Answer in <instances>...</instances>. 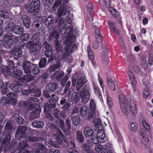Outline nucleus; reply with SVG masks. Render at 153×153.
<instances>
[{
	"mask_svg": "<svg viewBox=\"0 0 153 153\" xmlns=\"http://www.w3.org/2000/svg\"><path fill=\"white\" fill-rule=\"evenodd\" d=\"M119 102L121 111L124 115H129V111L132 115L136 114L137 113V108L135 100L134 99H131L129 104L124 94H122L119 96Z\"/></svg>",
	"mask_w": 153,
	"mask_h": 153,
	"instance_id": "20e7f679",
	"label": "nucleus"
},
{
	"mask_svg": "<svg viewBox=\"0 0 153 153\" xmlns=\"http://www.w3.org/2000/svg\"><path fill=\"white\" fill-rule=\"evenodd\" d=\"M71 118L68 117L65 121L66 126H65V128H63V131L65 133L67 134L70 131L71 128Z\"/></svg>",
	"mask_w": 153,
	"mask_h": 153,
	"instance_id": "cd10ccee",
	"label": "nucleus"
},
{
	"mask_svg": "<svg viewBox=\"0 0 153 153\" xmlns=\"http://www.w3.org/2000/svg\"><path fill=\"white\" fill-rule=\"evenodd\" d=\"M25 139L29 142H31L33 143V144H32V146H34L35 145V143H37V141H38L39 138L37 137H25Z\"/></svg>",
	"mask_w": 153,
	"mask_h": 153,
	"instance_id": "ea45409f",
	"label": "nucleus"
},
{
	"mask_svg": "<svg viewBox=\"0 0 153 153\" xmlns=\"http://www.w3.org/2000/svg\"><path fill=\"white\" fill-rule=\"evenodd\" d=\"M128 75L132 85L133 86H135L136 85V82L134 73L131 71L129 70L128 72Z\"/></svg>",
	"mask_w": 153,
	"mask_h": 153,
	"instance_id": "473e14b6",
	"label": "nucleus"
},
{
	"mask_svg": "<svg viewBox=\"0 0 153 153\" xmlns=\"http://www.w3.org/2000/svg\"><path fill=\"white\" fill-rule=\"evenodd\" d=\"M12 30L13 32L19 35L22 34L24 31L23 28L19 25L14 26Z\"/></svg>",
	"mask_w": 153,
	"mask_h": 153,
	"instance_id": "c85d7f7f",
	"label": "nucleus"
},
{
	"mask_svg": "<svg viewBox=\"0 0 153 153\" xmlns=\"http://www.w3.org/2000/svg\"><path fill=\"white\" fill-rule=\"evenodd\" d=\"M57 100L54 98L52 97L49 100V103L45 104L44 105V110L45 114H48L47 115L46 118L51 121L54 119L53 117L52 116V112H53V115L56 118H57V109L55 110L53 109L56 107V103Z\"/></svg>",
	"mask_w": 153,
	"mask_h": 153,
	"instance_id": "39448f33",
	"label": "nucleus"
},
{
	"mask_svg": "<svg viewBox=\"0 0 153 153\" xmlns=\"http://www.w3.org/2000/svg\"><path fill=\"white\" fill-rule=\"evenodd\" d=\"M1 72L5 76L10 75L11 71L10 68L7 66H3L1 69Z\"/></svg>",
	"mask_w": 153,
	"mask_h": 153,
	"instance_id": "c9c22d12",
	"label": "nucleus"
},
{
	"mask_svg": "<svg viewBox=\"0 0 153 153\" xmlns=\"http://www.w3.org/2000/svg\"><path fill=\"white\" fill-rule=\"evenodd\" d=\"M28 46L30 51L36 52L35 55V56H38V52L41 48V45L38 43L29 41L28 42Z\"/></svg>",
	"mask_w": 153,
	"mask_h": 153,
	"instance_id": "f8f14e48",
	"label": "nucleus"
},
{
	"mask_svg": "<svg viewBox=\"0 0 153 153\" xmlns=\"http://www.w3.org/2000/svg\"><path fill=\"white\" fill-rule=\"evenodd\" d=\"M58 127H60L63 131V128H65L64 122L63 120L58 118Z\"/></svg>",
	"mask_w": 153,
	"mask_h": 153,
	"instance_id": "680f3d73",
	"label": "nucleus"
},
{
	"mask_svg": "<svg viewBox=\"0 0 153 153\" xmlns=\"http://www.w3.org/2000/svg\"><path fill=\"white\" fill-rule=\"evenodd\" d=\"M13 23H9L7 25L5 29V30L7 32L12 31L13 32V26H12Z\"/></svg>",
	"mask_w": 153,
	"mask_h": 153,
	"instance_id": "864d4df0",
	"label": "nucleus"
},
{
	"mask_svg": "<svg viewBox=\"0 0 153 153\" xmlns=\"http://www.w3.org/2000/svg\"><path fill=\"white\" fill-rule=\"evenodd\" d=\"M56 63L57 64H56L50 66L49 70L51 73H52L53 72L55 71L57 69V62H56Z\"/></svg>",
	"mask_w": 153,
	"mask_h": 153,
	"instance_id": "13d9d810",
	"label": "nucleus"
},
{
	"mask_svg": "<svg viewBox=\"0 0 153 153\" xmlns=\"http://www.w3.org/2000/svg\"><path fill=\"white\" fill-rule=\"evenodd\" d=\"M91 146L90 142H86L83 144L82 146V152L83 153H95L94 152L91 150Z\"/></svg>",
	"mask_w": 153,
	"mask_h": 153,
	"instance_id": "393cba45",
	"label": "nucleus"
},
{
	"mask_svg": "<svg viewBox=\"0 0 153 153\" xmlns=\"http://www.w3.org/2000/svg\"><path fill=\"white\" fill-rule=\"evenodd\" d=\"M86 82V80L84 74L81 73L77 75L75 80L74 79H73L72 83L75 86L76 83V88L79 90Z\"/></svg>",
	"mask_w": 153,
	"mask_h": 153,
	"instance_id": "1a4fd4ad",
	"label": "nucleus"
},
{
	"mask_svg": "<svg viewBox=\"0 0 153 153\" xmlns=\"http://www.w3.org/2000/svg\"><path fill=\"white\" fill-rule=\"evenodd\" d=\"M72 119L73 123L75 126H78L80 124L81 120L79 116H73Z\"/></svg>",
	"mask_w": 153,
	"mask_h": 153,
	"instance_id": "a18cd8bd",
	"label": "nucleus"
},
{
	"mask_svg": "<svg viewBox=\"0 0 153 153\" xmlns=\"http://www.w3.org/2000/svg\"><path fill=\"white\" fill-rule=\"evenodd\" d=\"M91 88L88 85H85L80 91L79 94L81 98L82 102L83 103L88 102L90 98Z\"/></svg>",
	"mask_w": 153,
	"mask_h": 153,
	"instance_id": "6e6552de",
	"label": "nucleus"
},
{
	"mask_svg": "<svg viewBox=\"0 0 153 153\" xmlns=\"http://www.w3.org/2000/svg\"><path fill=\"white\" fill-rule=\"evenodd\" d=\"M53 48H51V49L46 50L45 52V56L47 58L49 57L48 61V63H50L56 59V55L54 53L53 54Z\"/></svg>",
	"mask_w": 153,
	"mask_h": 153,
	"instance_id": "dca6fc26",
	"label": "nucleus"
},
{
	"mask_svg": "<svg viewBox=\"0 0 153 153\" xmlns=\"http://www.w3.org/2000/svg\"><path fill=\"white\" fill-rule=\"evenodd\" d=\"M96 40L94 42L93 47L95 49H97L99 47V43L102 42V37L101 35V32L100 29L96 28L95 30Z\"/></svg>",
	"mask_w": 153,
	"mask_h": 153,
	"instance_id": "2eb2a0df",
	"label": "nucleus"
},
{
	"mask_svg": "<svg viewBox=\"0 0 153 153\" xmlns=\"http://www.w3.org/2000/svg\"><path fill=\"white\" fill-rule=\"evenodd\" d=\"M4 39V45L7 48L10 49L15 47V44L18 42V38L10 33L5 34Z\"/></svg>",
	"mask_w": 153,
	"mask_h": 153,
	"instance_id": "423d86ee",
	"label": "nucleus"
},
{
	"mask_svg": "<svg viewBox=\"0 0 153 153\" xmlns=\"http://www.w3.org/2000/svg\"><path fill=\"white\" fill-rule=\"evenodd\" d=\"M128 127L130 130L134 131L137 129L138 125L136 123H132L129 124Z\"/></svg>",
	"mask_w": 153,
	"mask_h": 153,
	"instance_id": "49530a36",
	"label": "nucleus"
},
{
	"mask_svg": "<svg viewBox=\"0 0 153 153\" xmlns=\"http://www.w3.org/2000/svg\"><path fill=\"white\" fill-rule=\"evenodd\" d=\"M51 92H49L47 90H44L43 92V96L46 98H49L51 97Z\"/></svg>",
	"mask_w": 153,
	"mask_h": 153,
	"instance_id": "69168bd1",
	"label": "nucleus"
},
{
	"mask_svg": "<svg viewBox=\"0 0 153 153\" xmlns=\"http://www.w3.org/2000/svg\"><path fill=\"white\" fill-rule=\"evenodd\" d=\"M11 140V136L10 134H8L4 138L1 144L4 150L8 148Z\"/></svg>",
	"mask_w": 153,
	"mask_h": 153,
	"instance_id": "412c9836",
	"label": "nucleus"
},
{
	"mask_svg": "<svg viewBox=\"0 0 153 153\" xmlns=\"http://www.w3.org/2000/svg\"><path fill=\"white\" fill-rule=\"evenodd\" d=\"M8 103H10L13 105L16 104V100L14 97H8Z\"/></svg>",
	"mask_w": 153,
	"mask_h": 153,
	"instance_id": "bf43d9fd",
	"label": "nucleus"
},
{
	"mask_svg": "<svg viewBox=\"0 0 153 153\" xmlns=\"http://www.w3.org/2000/svg\"><path fill=\"white\" fill-rule=\"evenodd\" d=\"M109 10L112 15L114 17H120V15L117 10L113 7H111L109 9Z\"/></svg>",
	"mask_w": 153,
	"mask_h": 153,
	"instance_id": "8fccbe9b",
	"label": "nucleus"
},
{
	"mask_svg": "<svg viewBox=\"0 0 153 153\" xmlns=\"http://www.w3.org/2000/svg\"><path fill=\"white\" fill-rule=\"evenodd\" d=\"M43 46L46 49V50H48V49H51V48H53L51 46V45L46 41H45L43 43Z\"/></svg>",
	"mask_w": 153,
	"mask_h": 153,
	"instance_id": "0e129e2a",
	"label": "nucleus"
},
{
	"mask_svg": "<svg viewBox=\"0 0 153 153\" xmlns=\"http://www.w3.org/2000/svg\"><path fill=\"white\" fill-rule=\"evenodd\" d=\"M80 100L79 97L77 93L76 92H74L71 97V101L73 103H76L79 101Z\"/></svg>",
	"mask_w": 153,
	"mask_h": 153,
	"instance_id": "72a5a7b5",
	"label": "nucleus"
},
{
	"mask_svg": "<svg viewBox=\"0 0 153 153\" xmlns=\"http://www.w3.org/2000/svg\"><path fill=\"white\" fill-rule=\"evenodd\" d=\"M51 79L53 81H56L57 80V71H55L54 73L51 75Z\"/></svg>",
	"mask_w": 153,
	"mask_h": 153,
	"instance_id": "e2e57ef3",
	"label": "nucleus"
},
{
	"mask_svg": "<svg viewBox=\"0 0 153 153\" xmlns=\"http://www.w3.org/2000/svg\"><path fill=\"white\" fill-rule=\"evenodd\" d=\"M110 144L108 143L106 145H99L95 147V150L98 153H105L109 149Z\"/></svg>",
	"mask_w": 153,
	"mask_h": 153,
	"instance_id": "a211bd4d",
	"label": "nucleus"
},
{
	"mask_svg": "<svg viewBox=\"0 0 153 153\" xmlns=\"http://www.w3.org/2000/svg\"><path fill=\"white\" fill-rule=\"evenodd\" d=\"M13 128V122L11 120L8 121L5 126L6 130H10Z\"/></svg>",
	"mask_w": 153,
	"mask_h": 153,
	"instance_id": "3c124183",
	"label": "nucleus"
},
{
	"mask_svg": "<svg viewBox=\"0 0 153 153\" xmlns=\"http://www.w3.org/2000/svg\"><path fill=\"white\" fill-rule=\"evenodd\" d=\"M27 128L25 126L19 127L15 134V137L17 139H19L23 137H26V132Z\"/></svg>",
	"mask_w": 153,
	"mask_h": 153,
	"instance_id": "ddd939ff",
	"label": "nucleus"
},
{
	"mask_svg": "<svg viewBox=\"0 0 153 153\" xmlns=\"http://www.w3.org/2000/svg\"><path fill=\"white\" fill-rule=\"evenodd\" d=\"M8 98L7 97H2L0 100V104L1 105H4L8 103Z\"/></svg>",
	"mask_w": 153,
	"mask_h": 153,
	"instance_id": "6e6d98bb",
	"label": "nucleus"
},
{
	"mask_svg": "<svg viewBox=\"0 0 153 153\" xmlns=\"http://www.w3.org/2000/svg\"><path fill=\"white\" fill-rule=\"evenodd\" d=\"M87 51L89 59L91 60H93L94 58V55L89 46H88L87 47Z\"/></svg>",
	"mask_w": 153,
	"mask_h": 153,
	"instance_id": "09e8293b",
	"label": "nucleus"
},
{
	"mask_svg": "<svg viewBox=\"0 0 153 153\" xmlns=\"http://www.w3.org/2000/svg\"><path fill=\"white\" fill-rule=\"evenodd\" d=\"M75 139L76 141L79 143H82L83 142L84 140V137L82 131L78 130L76 132Z\"/></svg>",
	"mask_w": 153,
	"mask_h": 153,
	"instance_id": "a878e982",
	"label": "nucleus"
},
{
	"mask_svg": "<svg viewBox=\"0 0 153 153\" xmlns=\"http://www.w3.org/2000/svg\"><path fill=\"white\" fill-rule=\"evenodd\" d=\"M22 78L20 80V82L17 84L15 83H12L10 84L9 86V88H10L12 90L13 92L16 93H19L21 91V88L20 86H26V85H22Z\"/></svg>",
	"mask_w": 153,
	"mask_h": 153,
	"instance_id": "f3484780",
	"label": "nucleus"
},
{
	"mask_svg": "<svg viewBox=\"0 0 153 153\" xmlns=\"http://www.w3.org/2000/svg\"><path fill=\"white\" fill-rule=\"evenodd\" d=\"M108 85L109 87L111 90L114 91L115 90V86L114 82L109 77H107Z\"/></svg>",
	"mask_w": 153,
	"mask_h": 153,
	"instance_id": "c03bdc74",
	"label": "nucleus"
},
{
	"mask_svg": "<svg viewBox=\"0 0 153 153\" xmlns=\"http://www.w3.org/2000/svg\"><path fill=\"white\" fill-rule=\"evenodd\" d=\"M41 19L42 21H40V22L45 23V25L48 27L49 31L51 32L49 41L50 42L55 44V48L56 52L57 51V28L56 23L57 22V19H56L55 22H54L53 16L51 15L47 18H45V20Z\"/></svg>",
	"mask_w": 153,
	"mask_h": 153,
	"instance_id": "f03ea898",
	"label": "nucleus"
},
{
	"mask_svg": "<svg viewBox=\"0 0 153 153\" xmlns=\"http://www.w3.org/2000/svg\"><path fill=\"white\" fill-rule=\"evenodd\" d=\"M94 125L95 126V131H97L99 129L103 128V127L101 125V121L100 119L97 118L94 120Z\"/></svg>",
	"mask_w": 153,
	"mask_h": 153,
	"instance_id": "2f4dec72",
	"label": "nucleus"
},
{
	"mask_svg": "<svg viewBox=\"0 0 153 153\" xmlns=\"http://www.w3.org/2000/svg\"><path fill=\"white\" fill-rule=\"evenodd\" d=\"M145 81H146L145 79H144L143 80V83L146 87V88L145 89L144 91L143 96L144 98L146 99L149 96L151 92L149 89L150 85L149 83L145 82Z\"/></svg>",
	"mask_w": 153,
	"mask_h": 153,
	"instance_id": "4be33fe9",
	"label": "nucleus"
},
{
	"mask_svg": "<svg viewBox=\"0 0 153 153\" xmlns=\"http://www.w3.org/2000/svg\"><path fill=\"white\" fill-rule=\"evenodd\" d=\"M29 101L30 102H21L22 104H23V106L26 108L27 111H30L32 110L37 104H36L35 102H37L39 101V100L36 97H31L29 99Z\"/></svg>",
	"mask_w": 153,
	"mask_h": 153,
	"instance_id": "9b49d317",
	"label": "nucleus"
},
{
	"mask_svg": "<svg viewBox=\"0 0 153 153\" xmlns=\"http://www.w3.org/2000/svg\"><path fill=\"white\" fill-rule=\"evenodd\" d=\"M10 73L11 77L19 79L22 75V72L21 70L16 69L11 71Z\"/></svg>",
	"mask_w": 153,
	"mask_h": 153,
	"instance_id": "7c9ffc66",
	"label": "nucleus"
},
{
	"mask_svg": "<svg viewBox=\"0 0 153 153\" xmlns=\"http://www.w3.org/2000/svg\"><path fill=\"white\" fill-rule=\"evenodd\" d=\"M140 133L141 135L143 137V139L146 142H148L149 139L147 132H146L144 129L141 128L140 130Z\"/></svg>",
	"mask_w": 153,
	"mask_h": 153,
	"instance_id": "79ce46f5",
	"label": "nucleus"
},
{
	"mask_svg": "<svg viewBox=\"0 0 153 153\" xmlns=\"http://www.w3.org/2000/svg\"><path fill=\"white\" fill-rule=\"evenodd\" d=\"M107 103L110 108L113 105V102L112 99L110 97H107Z\"/></svg>",
	"mask_w": 153,
	"mask_h": 153,
	"instance_id": "774afa93",
	"label": "nucleus"
},
{
	"mask_svg": "<svg viewBox=\"0 0 153 153\" xmlns=\"http://www.w3.org/2000/svg\"><path fill=\"white\" fill-rule=\"evenodd\" d=\"M32 126L35 128H41L43 127L44 123L42 121L36 120L33 123Z\"/></svg>",
	"mask_w": 153,
	"mask_h": 153,
	"instance_id": "58836bf2",
	"label": "nucleus"
},
{
	"mask_svg": "<svg viewBox=\"0 0 153 153\" xmlns=\"http://www.w3.org/2000/svg\"><path fill=\"white\" fill-rule=\"evenodd\" d=\"M27 11L36 15L39 12L40 8L39 0H32L30 4L26 5Z\"/></svg>",
	"mask_w": 153,
	"mask_h": 153,
	"instance_id": "0eeeda50",
	"label": "nucleus"
},
{
	"mask_svg": "<svg viewBox=\"0 0 153 153\" xmlns=\"http://www.w3.org/2000/svg\"><path fill=\"white\" fill-rule=\"evenodd\" d=\"M34 108V110L31 112L30 116L31 119H34L38 118L41 112L40 106L36 104Z\"/></svg>",
	"mask_w": 153,
	"mask_h": 153,
	"instance_id": "aec40b11",
	"label": "nucleus"
},
{
	"mask_svg": "<svg viewBox=\"0 0 153 153\" xmlns=\"http://www.w3.org/2000/svg\"><path fill=\"white\" fill-rule=\"evenodd\" d=\"M22 67L25 72L30 75L25 76L22 78V85H28L29 82L34 79L35 77L33 75H36L38 74L40 70L36 65L31 63L30 61H25L23 63Z\"/></svg>",
	"mask_w": 153,
	"mask_h": 153,
	"instance_id": "7ed1b4c3",
	"label": "nucleus"
},
{
	"mask_svg": "<svg viewBox=\"0 0 153 153\" xmlns=\"http://www.w3.org/2000/svg\"><path fill=\"white\" fill-rule=\"evenodd\" d=\"M22 49L17 48L14 50H12V54L14 59L15 60L18 59L22 56Z\"/></svg>",
	"mask_w": 153,
	"mask_h": 153,
	"instance_id": "b1692460",
	"label": "nucleus"
},
{
	"mask_svg": "<svg viewBox=\"0 0 153 153\" xmlns=\"http://www.w3.org/2000/svg\"><path fill=\"white\" fill-rule=\"evenodd\" d=\"M56 84L53 83H49L46 87V90L49 92H53L56 90Z\"/></svg>",
	"mask_w": 153,
	"mask_h": 153,
	"instance_id": "f704fd0d",
	"label": "nucleus"
},
{
	"mask_svg": "<svg viewBox=\"0 0 153 153\" xmlns=\"http://www.w3.org/2000/svg\"><path fill=\"white\" fill-rule=\"evenodd\" d=\"M94 133L93 130L91 128L88 126L85 127L83 130V134L86 137L92 136Z\"/></svg>",
	"mask_w": 153,
	"mask_h": 153,
	"instance_id": "c756f323",
	"label": "nucleus"
},
{
	"mask_svg": "<svg viewBox=\"0 0 153 153\" xmlns=\"http://www.w3.org/2000/svg\"><path fill=\"white\" fill-rule=\"evenodd\" d=\"M0 16L4 19H8L9 16L8 10L5 9H3L0 12Z\"/></svg>",
	"mask_w": 153,
	"mask_h": 153,
	"instance_id": "37998d69",
	"label": "nucleus"
},
{
	"mask_svg": "<svg viewBox=\"0 0 153 153\" xmlns=\"http://www.w3.org/2000/svg\"><path fill=\"white\" fill-rule=\"evenodd\" d=\"M142 123L143 127L148 132H149L150 131L149 126L147 123L146 120L144 119L142 120Z\"/></svg>",
	"mask_w": 153,
	"mask_h": 153,
	"instance_id": "5fc2aeb1",
	"label": "nucleus"
},
{
	"mask_svg": "<svg viewBox=\"0 0 153 153\" xmlns=\"http://www.w3.org/2000/svg\"><path fill=\"white\" fill-rule=\"evenodd\" d=\"M93 88L94 90V92L96 96H98L99 97H101L102 95L101 93V91H100L99 88L98 86L95 83H93Z\"/></svg>",
	"mask_w": 153,
	"mask_h": 153,
	"instance_id": "e433bc0d",
	"label": "nucleus"
},
{
	"mask_svg": "<svg viewBox=\"0 0 153 153\" xmlns=\"http://www.w3.org/2000/svg\"><path fill=\"white\" fill-rule=\"evenodd\" d=\"M90 108L92 114L88 116V118L90 119L96 117V114H95L94 113H95V112L96 110V104L93 99L91 100L90 104Z\"/></svg>",
	"mask_w": 153,
	"mask_h": 153,
	"instance_id": "6ab92c4d",
	"label": "nucleus"
},
{
	"mask_svg": "<svg viewBox=\"0 0 153 153\" xmlns=\"http://www.w3.org/2000/svg\"><path fill=\"white\" fill-rule=\"evenodd\" d=\"M58 144H62L64 148H66L69 146L73 147H75V144L74 141L71 140V141H69V143H68L67 141L65 140L64 137H63V134L62 132L59 129H58Z\"/></svg>",
	"mask_w": 153,
	"mask_h": 153,
	"instance_id": "9d476101",
	"label": "nucleus"
},
{
	"mask_svg": "<svg viewBox=\"0 0 153 153\" xmlns=\"http://www.w3.org/2000/svg\"><path fill=\"white\" fill-rule=\"evenodd\" d=\"M1 93L3 95L6 94L7 97H12L13 95V94L11 92L8 93L9 91V89L7 87H3L2 88Z\"/></svg>",
	"mask_w": 153,
	"mask_h": 153,
	"instance_id": "a19ab883",
	"label": "nucleus"
},
{
	"mask_svg": "<svg viewBox=\"0 0 153 153\" xmlns=\"http://www.w3.org/2000/svg\"><path fill=\"white\" fill-rule=\"evenodd\" d=\"M89 109L88 107L85 106H82L80 108V113L82 116H84L89 112Z\"/></svg>",
	"mask_w": 153,
	"mask_h": 153,
	"instance_id": "4c0bfd02",
	"label": "nucleus"
},
{
	"mask_svg": "<svg viewBox=\"0 0 153 153\" xmlns=\"http://www.w3.org/2000/svg\"><path fill=\"white\" fill-rule=\"evenodd\" d=\"M69 1V0H58V5L62 4L59 10H58L59 16L62 17L59 24L60 25L64 23L65 28L67 30L71 28L68 37L64 42L66 46L63 55V59H65L73 52L76 47L74 43L75 39V36L73 34V29L71 28V19L69 18V12L68 10V7L66 5Z\"/></svg>",
	"mask_w": 153,
	"mask_h": 153,
	"instance_id": "f257e3e1",
	"label": "nucleus"
},
{
	"mask_svg": "<svg viewBox=\"0 0 153 153\" xmlns=\"http://www.w3.org/2000/svg\"><path fill=\"white\" fill-rule=\"evenodd\" d=\"M135 141L136 144L138 146L143 147L145 145V144L141 141L139 139H136Z\"/></svg>",
	"mask_w": 153,
	"mask_h": 153,
	"instance_id": "338daca9",
	"label": "nucleus"
},
{
	"mask_svg": "<svg viewBox=\"0 0 153 153\" xmlns=\"http://www.w3.org/2000/svg\"><path fill=\"white\" fill-rule=\"evenodd\" d=\"M24 25L26 28L29 27L30 21L29 17L26 15H23L22 17Z\"/></svg>",
	"mask_w": 153,
	"mask_h": 153,
	"instance_id": "bb28decb",
	"label": "nucleus"
},
{
	"mask_svg": "<svg viewBox=\"0 0 153 153\" xmlns=\"http://www.w3.org/2000/svg\"><path fill=\"white\" fill-rule=\"evenodd\" d=\"M97 132V136L99 138L100 142L104 143L106 139L105 134L103 128L101 129H99Z\"/></svg>",
	"mask_w": 153,
	"mask_h": 153,
	"instance_id": "5701e85b",
	"label": "nucleus"
},
{
	"mask_svg": "<svg viewBox=\"0 0 153 153\" xmlns=\"http://www.w3.org/2000/svg\"><path fill=\"white\" fill-rule=\"evenodd\" d=\"M30 146L26 141H22L19 143L17 149L19 150V153H21V152L22 150H25V149H27ZM23 153H31V152L30 151L26 149L25 150Z\"/></svg>",
	"mask_w": 153,
	"mask_h": 153,
	"instance_id": "4468645a",
	"label": "nucleus"
},
{
	"mask_svg": "<svg viewBox=\"0 0 153 153\" xmlns=\"http://www.w3.org/2000/svg\"><path fill=\"white\" fill-rule=\"evenodd\" d=\"M47 59L44 58H42L39 63V67L40 68H43L46 65Z\"/></svg>",
	"mask_w": 153,
	"mask_h": 153,
	"instance_id": "de8ad7c7",
	"label": "nucleus"
},
{
	"mask_svg": "<svg viewBox=\"0 0 153 153\" xmlns=\"http://www.w3.org/2000/svg\"><path fill=\"white\" fill-rule=\"evenodd\" d=\"M31 96H33L34 97H39L41 94V92L40 91L37 89L35 90L33 89Z\"/></svg>",
	"mask_w": 153,
	"mask_h": 153,
	"instance_id": "603ef678",
	"label": "nucleus"
},
{
	"mask_svg": "<svg viewBox=\"0 0 153 153\" xmlns=\"http://www.w3.org/2000/svg\"><path fill=\"white\" fill-rule=\"evenodd\" d=\"M110 29L112 31L117 33H118V30L115 27L114 24L112 22L109 23Z\"/></svg>",
	"mask_w": 153,
	"mask_h": 153,
	"instance_id": "4d7b16f0",
	"label": "nucleus"
},
{
	"mask_svg": "<svg viewBox=\"0 0 153 153\" xmlns=\"http://www.w3.org/2000/svg\"><path fill=\"white\" fill-rule=\"evenodd\" d=\"M88 10L90 12L91 16L93 19V17L94 15L93 12V5L91 3H89L88 5L87 6Z\"/></svg>",
	"mask_w": 153,
	"mask_h": 153,
	"instance_id": "052dcab7",
	"label": "nucleus"
}]
</instances>
